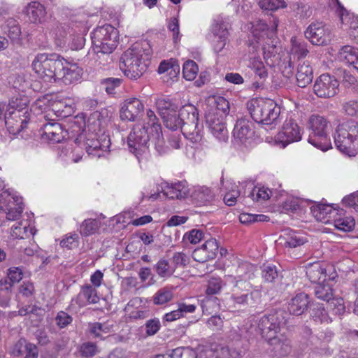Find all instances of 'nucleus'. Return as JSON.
<instances>
[{"mask_svg":"<svg viewBox=\"0 0 358 358\" xmlns=\"http://www.w3.org/2000/svg\"><path fill=\"white\" fill-rule=\"evenodd\" d=\"M101 226V222L96 219H86L80 227V234L83 236H89L96 234Z\"/></svg>","mask_w":358,"mask_h":358,"instance_id":"41","label":"nucleus"},{"mask_svg":"<svg viewBox=\"0 0 358 358\" xmlns=\"http://www.w3.org/2000/svg\"><path fill=\"white\" fill-rule=\"evenodd\" d=\"M173 358H197V353L189 348H176L173 350Z\"/></svg>","mask_w":358,"mask_h":358,"instance_id":"55","label":"nucleus"},{"mask_svg":"<svg viewBox=\"0 0 358 358\" xmlns=\"http://www.w3.org/2000/svg\"><path fill=\"white\" fill-rule=\"evenodd\" d=\"M156 106L161 117L167 115V113H175L178 108L169 99L164 98L157 99Z\"/></svg>","mask_w":358,"mask_h":358,"instance_id":"44","label":"nucleus"},{"mask_svg":"<svg viewBox=\"0 0 358 358\" xmlns=\"http://www.w3.org/2000/svg\"><path fill=\"white\" fill-rule=\"evenodd\" d=\"M80 131H82L79 133L78 136L75 138L74 142L79 145L85 139L84 145L89 155L100 157L104 152L108 150L110 142V139L108 136H103V138L99 140L97 138L96 133L92 132L85 136L83 133V129L82 127H80L77 131L79 132Z\"/></svg>","mask_w":358,"mask_h":358,"instance_id":"10","label":"nucleus"},{"mask_svg":"<svg viewBox=\"0 0 358 358\" xmlns=\"http://www.w3.org/2000/svg\"><path fill=\"white\" fill-rule=\"evenodd\" d=\"M163 192L169 199H182L186 198L189 194V188L186 181H180L171 185H167Z\"/></svg>","mask_w":358,"mask_h":358,"instance_id":"30","label":"nucleus"},{"mask_svg":"<svg viewBox=\"0 0 358 358\" xmlns=\"http://www.w3.org/2000/svg\"><path fill=\"white\" fill-rule=\"evenodd\" d=\"M338 59L345 64L352 66L358 72V49L351 45H344L338 51Z\"/></svg>","mask_w":358,"mask_h":358,"instance_id":"28","label":"nucleus"},{"mask_svg":"<svg viewBox=\"0 0 358 358\" xmlns=\"http://www.w3.org/2000/svg\"><path fill=\"white\" fill-rule=\"evenodd\" d=\"M329 306L335 312V314L341 315L344 313L345 308L343 303V300L341 298H335L332 296V299L329 302H327Z\"/></svg>","mask_w":358,"mask_h":358,"instance_id":"63","label":"nucleus"},{"mask_svg":"<svg viewBox=\"0 0 358 358\" xmlns=\"http://www.w3.org/2000/svg\"><path fill=\"white\" fill-rule=\"evenodd\" d=\"M223 285L224 284L221 278H212L208 281V287L206 291V294L208 295H213L219 293L221 291Z\"/></svg>","mask_w":358,"mask_h":358,"instance_id":"58","label":"nucleus"},{"mask_svg":"<svg viewBox=\"0 0 358 358\" xmlns=\"http://www.w3.org/2000/svg\"><path fill=\"white\" fill-rule=\"evenodd\" d=\"M305 37L315 45H326L331 40L329 29L322 22H313L306 29Z\"/></svg>","mask_w":358,"mask_h":358,"instance_id":"14","label":"nucleus"},{"mask_svg":"<svg viewBox=\"0 0 358 358\" xmlns=\"http://www.w3.org/2000/svg\"><path fill=\"white\" fill-rule=\"evenodd\" d=\"M55 321L57 325L59 328L62 329L65 328L69 324H70L73 321V318L70 315H69L66 312L59 311L55 317Z\"/></svg>","mask_w":358,"mask_h":358,"instance_id":"62","label":"nucleus"},{"mask_svg":"<svg viewBox=\"0 0 358 358\" xmlns=\"http://www.w3.org/2000/svg\"><path fill=\"white\" fill-rule=\"evenodd\" d=\"M64 131L59 123L45 124L43 127V135L52 143H59L64 138Z\"/></svg>","mask_w":358,"mask_h":358,"instance_id":"35","label":"nucleus"},{"mask_svg":"<svg viewBox=\"0 0 358 358\" xmlns=\"http://www.w3.org/2000/svg\"><path fill=\"white\" fill-rule=\"evenodd\" d=\"M334 143L342 152L354 155L358 150V122L348 120L339 124L334 134Z\"/></svg>","mask_w":358,"mask_h":358,"instance_id":"5","label":"nucleus"},{"mask_svg":"<svg viewBox=\"0 0 358 358\" xmlns=\"http://www.w3.org/2000/svg\"><path fill=\"white\" fill-rule=\"evenodd\" d=\"M197 108L192 104L182 106L178 115L174 113L163 115L164 123L173 131L180 129L182 134L194 143L202 139L203 125L199 123Z\"/></svg>","mask_w":358,"mask_h":358,"instance_id":"1","label":"nucleus"},{"mask_svg":"<svg viewBox=\"0 0 358 358\" xmlns=\"http://www.w3.org/2000/svg\"><path fill=\"white\" fill-rule=\"evenodd\" d=\"M336 1V13L339 17L343 25L345 26L349 31L358 29V16L347 10L338 0Z\"/></svg>","mask_w":358,"mask_h":358,"instance_id":"29","label":"nucleus"},{"mask_svg":"<svg viewBox=\"0 0 358 358\" xmlns=\"http://www.w3.org/2000/svg\"><path fill=\"white\" fill-rule=\"evenodd\" d=\"M271 191L264 187H255L251 192L250 196L253 201H258L260 199L266 200L270 197Z\"/></svg>","mask_w":358,"mask_h":358,"instance_id":"60","label":"nucleus"},{"mask_svg":"<svg viewBox=\"0 0 358 358\" xmlns=\"http://www.w3.org/2000/svg\"><path fill=\"white\" fill-rule=\"evenodd\" d=\"M189 195L199 205H204L212 201L215 196L211 189L206 186L194 187L193 191Z\"/></svg>","mask_w":358,"mask_h":358,"instance_id":"34","label":"nucleus"},{"mask_svg":"<svg viewBox=\"0 0 358 358\" xmlns=\"http://www.w3.org/2000/svg\"><path fill=\"white\" fill-rule=\"evenodd\" d=\"M13 110L5 113L4 122L10 134H20L27 125L29 120L28 109L26 107L18 108L14 102L10 103Z\"/></svg>","mask_w":358,"mask_h":358,"instance_id":"11","label":"nucleus"},{"mask_svg":"<svg viewBox=\"0 0 358 358\" xmlns=\"http://www.w3.org/2000/svg\"><path fill=\"white\" fill-rule=\"evenodd\" d=\"M92 51L99 55H109L117 45L118 31L112 25L106 24L98 27L91 33Z\"/></svg>","mask_w":358,"mask_h":358,"instance_id":"6","label":"nucleus"},{"mask_svg":"<svg viewBox=\"0 0 358 358\" xmlns=\"http://www.w3.org/2000/svg\"><path fill=\"white\" fill-rule=\"evenodd\" d=\"M154 268L158 275L162 278L169 277L174 271L169 266V262L165 259H160L155 265Z\"/></svg>","mask_w":358,"mask_h":358,"instance_id":"49","label":"nucleus"},{"mask_svg":"<svg viewBox=\"0 0 358 358\" xmlns=\"http://www.w3.org/2000/svg\"><path fill=\"white\" fill-rule=\"evenodd\" d=\"M311 211L317 220L322 222H328V220H325L327 216L334 213L331 206L323 203H320L313 206L311 208Z\"/></svg>","mask_w":358,"mask_h":358,"instance_id":"43","label":"nucleus"},{"mask_svg":"<svg viewBox=\"0 0 358 358\" xmlns=\"http://www.w3.org/2000/svg\"><path fill=\"white\" fill-rule=\"evenodd\" d=\"M338 86L339 83L334 77L322 74L313 85V92L320 98L329 99L338 93Z\"/></svg>","mask_w":358,"mask_h":358,"instance_id":"15","label":"nucleus"},{"mask_svg":"<svg viewBox=\"0 0 358 358\" xmlns=\"http://www.w3.org/2000/svg\"><path fill=\"white\" fill-rule=\"evenodd\" d=\"M265 341L269 345L271 351L276 357H285L292 351L291 341L284 334H279Z\"/></svg>","mask_w":358,"mask_h":358,"instance_id":"19","label":"nucleus"},{"mask_svg":"<svg viewBox=\"0 0 358 358\" xmlns=\"http://www.w3.org/2000/svg\"><path fill=\"white\" fill-rule=\"evenodd\" d=\"M309 50L307 48V43L296 37L291 39L290 59H296V63L299 59H304L308 54Z\"/></svg>","mask_w":358,"mask_h":358,"instance_id":"33","label":"nucleus"},{"mask_svg":"<svg viewBox=\"0 0 358 358\" xmlns=\"http://www.w3.org/2000/svg\"><path fill=\"white\" fill-rule=\"evenodd\" d=\"M247 108L252 120L264 125H276L279 122L281 108L270 99H252L247 102Z\"/></svg>","mask_w":358,"mask_h":358,"instance_id":"3","label":"nucleus"},{"mask_svg":"<svg viewBox=\"0 0 358 358\" xmlns=\"http://www.w3.org/2000/svg\"><path fill=\"white\" fill-rule=\"evenodd\" d=\"M309 302L307 294L301 292L296 294L288 303V314L296 316L302 315L307 310Z\"/></svg>","mask_w":358,"mask_h":358,"instance_id":"27","label":"nucleus"},{"mask_svg":"<svg viewBox=\"0 0 358 358\" xmlns=\"http://www.w3.org/2000/svg\"><path fill=\"white\" fill-rule=\"evenodd\" d=\"M206 123L213 135L221 141L228 139V131L224 121L222 115L217 117L215 114H208L206 117Z\"/></svg>","mask_w":358,"mask_h":358,"instance_id":"20","label":"nucleus"},{"mask_svg":"<svg viewBox=\"0 0 358 358\" xmlns=\"http://www.w3.org/2000/svg\"><path fill=\"white\" fill-rule=\"evenodd\" d=\"M355 225V222L352 217H340L334 220L335 227L343 231H352Z\"/></svg>","mask_w":358,"mask_h":358,"instance_id":"45","label":"nucleus"},{"mask_svg":"<svg viewBox=\"0 0 358 358\" xmlns=\"http://www.w3.org/2000/svg\"><path fill=\"white\" fill-rule=\"evenodd\" d=\"M216 112L214 113L219 117L220 115H226L229 111V103L223 96H217L215 99Z\"/></svg>","mask_w":358,"mask_h":358,"instance_id":"53","label":"nucleus"},{"mask_svg":"<svg viewBox=\"0 0 358 358\" xmlns=\"http://www.w3.org/2000/svg\"><path fill=\"white\" fill-rule=\"evenodd\" d=\"M306 275L309 280L315 285L320 280L324 282L327 276L325 268L317 262L309 264L306 267Z\"/></svg>","mask_w":358,"mask_h":358,"instance_id":"38","label":"nucleus"},{"mask_svg":"<svg viewBox=\"0 0 358 358\" xmlns=\"http://www.w3.org/2000/svg\"><path fill=\"white\" fill-rule=\"evenodd\" d=\"M260 301V293L253 290L249 282H236L233 285L230 297L227 300L229 307L233 309L253 307Z\"/></svg>","mask_w":358,"mask_h":358,"instance_id":"7","label":"nucleus"},{"mask_svg":"<svg viewBox=\"0 0 358 358\" xmlns=\"http://www.w3.org/2000/svg\"><path fill=\"white\" fill-rule=\"evenodd\" d=\"M85 43V38L82 34H71L69 38V46L73 50H78L82 49Z\"/></svg>","mask_w":358,"mask_h":358,"instance_id":"57","label":"nucleus"},{"mask_svg":"<svg viewBox=\"0 0 358 358\" xmlns=\"http://www.w3.org/2000/svg\"><path fill=\"white\" fill-rule=\"evenodd\" d=\"M296 78L300 87H305L312 82L313 71L308 60L299 59L297 62Z\"/></svg>","mask_w":358,"mask_h":358,"instance_id":"22","label":"nucleus"},{"mask_svg":"<svg viewBox=\"0 0 358 358\" xmlns=\"http://www.w3.org/2000/svg\"><path fill=\"white\" fill-rule=\"evenodd\" d=\"M199 71L198 65L193 60H188L183 64L182 73L187 80H193Z\"/></svg>","mask_w":358,"mask_h":358,"instance_id":"46","label":"nucleus"},{"mask_svg":"<svg viewBox=\"0 0 358 358\" xmlns=\"http://www.w3.org/2000/svg\"><path fill=\"white\" fill-rule=\"evenodd\" d=\"M173 297V289L165 287L159 289L153 296L152 301L155 305H164L172 300Z\"/></svg>","mask_w":358,"mask_h":358,"instance_id":"42","label":"nucleus"},{"mask_svg":"<svg viewBox=\"0 0 358 358\" xmlns=\"http://www.w3.org/2000/svg\"><path fill=\"white\" fill-rule=\"evenodd\" d=\"M211 31L213 50L215 52L219 53L224 48L228 40L227 25L222 20H215L211 27Z\"/></svg>","mask_w":358,"mask_h":358,"instance_id":"17","label":"nucleus"},{"mask_svg":"<svg viewBox=\"0 0 358 358\" xmlns=\"http://www.w3.org/2000/svg\"><path fill=\"white\" fill-rule=\"evenodd\" d=\"M310 315L312 318L316 322L327 323L331 322V320L329 317L327 310L321 304L316 305L311 310Z\"/></svg>","mask_w":358,"mask_h":358,"instance_id":"47","label":"nucleus"},{"mask_svg":"<svg viewBox=\"0 0 358 358\" xmlns=\"http://www.w3.org/2000/svg\"><path fill=\"white\" fill-rule=\"evenodd\" d=\"M144 111L143 103L137 98H129L124 101L120 109V117L124 120L135 121L140 118Z\"/></svg>","mask_w":358,"mask_h":358,"instance_id":"18","label":"nucleus"},{"mask_svg":"<svg viewBox=\"0 0 358 358\" xmlns=\"http://www.w3.org/2000/svg\"><path fill=\"white\" fill-rule=\"evenodd\" d=\"M255 266L248 262H241L236 271V275H225V281L231 283L236 284V282L245 281L248 282L253 275Z\"/></svg>","mask_w":358,"mask_h":358,"instance_id":"26","label":"nucleus"},{"mask_svg":"<svg viewBox=\"0 0 358 358\" xmlns=\"http://www.w3.org/2000/svg\"><path fill=\"white\" fill-rule=\"evenodd\" d=\"M342 108L347 115L358 118V100H350L345 102Z\"/></svg>","mask_w":358,"mask_h":358,"instance_id":"56","label":"nucleus"},{"mask_svg":"<svg viewBox=\"0 0 358 358\" xmlns=\"http://www.w3.org/2000/svg\"><path fill=\"white\" fill-rule=\"evenodd\" d=\"M150 140V130L149 127L142 124L135 125L127 138L130 152L138 156L148 148V144Z\"/></svg>","mask_w":358,"mask_h":358,"instance_id":"12","label":"nucleus"},{"mask_svg":"<svg viewBox=\"0 0 358 358\" xmlns=\"http://www.w3.org/2000/svg\"><path fill=\"white\" fill-rule=\"evenodd\" d=\"M99 301V297L97 295V291L95 287L90 285L83 286L78 295L77 303L79 306H85L86 304H95Z\"/></svg>","mask_w":358,"mask_h":358,"instance_id":"32","label":"nucleus"},{"mask_svg":"<svg viewBox=\"0 0 358 358\" xmlns=\"http://www.w3.org/2000/svg\"><path fill=\"white\" fill-rule=\"evenodd\" d=\"M328 125L329 121L319 115H311L308 121V142L322 151H327L331 148Z\"/></svg>","mask_w":358,"mask_h":358,"instance_id":"8","label":"nucleus"},{"mask_svg":"<svg viewBox=\"0 0 358 358\" xmlns=\"http://www.w3.org/2000/svg\"><path fill=\"white\" fill-rule=\"evenodd\" d=\"M259 5L262 9L274 11L287 6L285 0H259Z\"/></svg>","mask_w":358,"mask_h":358,"instance_id":"48","label":"nucleus"},{"mask_svg":"<svg viewBox=\"0 0 358 358\" xmlns=\"http://www.w3.org/2000/svg\"><path fill=\"white\" fill-rule=\"evenodd\" d=\"M301 139V129L298 124L293 119L285 120L282 130L277 136V141L280 142L285 148L287 145L299 141Z\"/></svg>","mask_w":358,"mask_h":358,"instance_id":"16","label":"nucleus"},{"mask_svg":"<svg viewBox=\"0 0 358 358\" xmlns=\"http://www.w3.org/2000/svg\"><path fill=\"white\" fill-rule=\"evenodd\" d=\"M288 318L289 314L285 310H273L259 320L258 330L265 340L275 336L281 334V329L285 326Z\"/></svg>","mask_w":358,"mask_h":358,"instance_id":"9","label":"nucleus"},{"mask_svg":"<svg viewBox=\"0 0 358 358\" xmlns=\"http://www.w3.org/2000/svg\"><path fill=\"white\" fill-rule=\"evenodd\" d=\"M252 124L245 117H241L236 120L233 136L236 141L243 143L252 137L254 131L252 128Z\"/></svg>","mask_w":358,"mask_h":358,"instance_id":"23","label":"nucleus"},{"mask_svg":"<svg viewBox=\"0 0 358 358\" xmlns=\"http://www.w3.org/2000/svg\"><path fill=\"white\" fill-rule=\"evenodd\" d=\"M90 331L94 338L103 339L105 338L103 334L109 333L110 327L105 324L94 322L90 324Z\"/></svg>","mask_w":358,"mask_h":358,"instance_id":"50","label":"nucleus"},{"mask_svg":"<svg viewBox=\"0 0 358 358\" xmlns=\"http://www.w3.org/2000/svg\"><path fill=\"white\" fill-rule=\"evenodd\" d=\"M64 63L65 59L57 54L41 53L36 56L32 62V67L45 82L57 83Z\"/></svg>","mask_w":358,"mask_h":358,"instance_id":"4","label":"nucleus"},{"mask_svg":"<svg viewBox=\"0 0 358 358\" xmlns=\"http://www.w3.org/2000/svg\"><path fill=\"white\" fill-rule=\"evenodd\" d=\"M0 205L1 208L6 207V219L11 221L17 220L24 208L22 198L15 195L9 189L4 190L0 194Z\"/></svg>","mask_w":358,"mask_h":358,"instance_id":"13","label":"nucleus"},{"mask_svg":"<svg viewBox=\"0 0 358 358\" xmlns=\"http://www.w3.org/2000/svg\"><path fill=\"white\" fill-rule=\"evenodd\" d=\"M151 50L147 43H135L121 56L120 69L131 80H137L147 70Z\"/></svg>","mask_w":358,"mask_h":358,"instance_id":"2","label":"nucleus"},{"mask_svg":"<svg viewBox=\"0 0 358 358\" xmlns=\"http://www.w3.org/2000/svg\"><path fill=\"white\" fill-rule=\"evenodd\" d=\"M82 69L76 64H69L65 60L64 69L59 74L57 82L64 85H71L79 80L81 78Z\"/></svg>","mask_w":358,"mask_h":358,"instance_id":"25","label":"nucleus"},{"mask_svg":"<svg viewBox=\"0 0 358 358\" xmlns=\"http://www.w3.org/2000/svg\"><path fill=\"white\" fill-rule=\"evenodd\" d=\"M262 276L266 282H273L278 276L276 266L272 264H264L262 267Z\"/></svg>","mask_w":358,"mask_h":358,"instance_id":"51","label":"nucleus"},{"mask_svg":"<svg viewBox=\"0 0 358 358\" xmlns=\"http://www.w3.org/2000/svg\"><path fill=\"white\" fill-rule=\"evenodd\" d=\"M122 80L117 78H108L101 80V87L108 94L114 93L115 88L118 87Z\"/></svg>","mask_w":358,"mask_h":358,"instance_id":"52","label":"nucleus"},{"mask_svg":"<svg viewBox=\"0 0 358 358\" xmlns=\"http://www.w3.org/2000/svg\"><path fill=\"white\" fill-rule=\"evenodd\" d=\"M201 246L212 259L215 258L219 250V245L215 238H209L206 240Z\"/></svg>","mask_w":358,"mask_h":358,"instance_id":"54","label":"nucleus"},{"mask_svg":"<svg viewBox=\"0 0 358 358\" xmlns=\"http://www.w3.org/2000/svg\"><path fill=\"white\" fill-rule=\"evenodd\" d=\"M30 343L24 338L19 339L13 345L11 354L16 357L22 355Z\"/></svg>","mask_w":358,"mask_h":358,"instance_id":"61","label":"nucleus"},{"mask_svg":"<svg viewBox=\"0 0 358 358\" xmlns=\"http://www.w3.org/2000/svg\"><path fill=\"white\" fill-rule=\"evenodd\" d=\"M307 242L306 238L301 233L289 229H284L277 243L286 248H295Z\"/></svg>","mask_w":358,"mask_h":358,"instance_id":"21","label":"nucleus"},{"mask_svg":"<svg viewBox=\"0 0 358 358\" xmlns=\"http://www.w3.org/2000/svg\"><path fill=\"white\" fill-rule=\"evenodd\" d=\"M200 358H240V353L228 346H218L213 350L206 352L205 357Z\"/></svg>","mask_w":358,"mask_h":358,"instance_id":"37","label":"nucleus"},{"mask_svg":"<svg viewBox=\"0 0 358 358\" xmlns=\"http://www.w3.org/2000/svg\"><path fill=\"white\" fill-rule=\"evenodd\" d=\"M80 352L82 357H91L97 353V346L94 343L86 342L81 345Z\"/></svg>","mask_w":358,"mask_h":358,"instance_id":"59","label":"nucleus"},{"mask_svg":"<svg viewBox=\"0 0 358 358\" xmlns=\"http://www.w3.org/2000/svg\"><path fill=\"white\" fill-rule=\"evenodd\" d=\"M24 13L32 23H41L46 15L45 7L38 1L30 2L25 7Z\"/></svg>","mask_w":358,"mask_h":358,"instance_id":"31","label":"nucleus"},{"mask_svg":"<svg viewBox=\"0 0 358 358\" xmlns=\"http://www.w3.org/2000/svg\"><path fill=\"white\" fill-rule=\"evenodd\" d=\"M161 327L159 319L155 318L149 320L145 324V332L148 336H153L156 334Z\"/></svg>","mask_w":358,"mask_h":358,"instance_id":"64","label":"nucleus"},{"mask_svg":"<svg viewBox=\"0 0 358 358\" xmlns=\"http://www.w3.org/2000/svg\"><path fill=\"white\" fill-rule=\"evenodd\" d=\"M155 130L150 131V141L154 144L155 149L159 154L164 153L166 152V147L161 126L157 125L155 126Z\"/></svg>","mask_w":358,"mask_h":358,"instance_id":"40","label":"nucleus"},{"mask_svg":"<svg viewBox=\"0 0 358 358\" xmlns=\"http://www.w3.org/2000/svg\"><path fill=\"white\" fill-rule=\"evenodd\" d=\"M313 292L315 297L318 299L329 302L333 296V289L331 287L324 282H318L313 287Z\"/></svg>","mask_w":358,"mask_h":358,"instance_id":"39","label":"nucleus"},{"mask_svg":"<svg viewBox=\"0 0 358 358\" xmlns=\"http://www.w3.org/2000/svg\"><path fill=\"white\" fill-rule=\"evenodd\" d=\"M10 234L15 238H27L34 234V228L30 227V221L22 220L11 227Z\"/></svg>","mask_w":358,"mask_h":358,"instance_id":"36","label":"nucleus"},{"mask_svg":"<svg viewBox=\"0 0 358 358\" xmlns=\"http://www.w3.org/2000/svg\"><path fill=\"white\" fill-rule=\"evenodd\" d=\"M276 26L272 29H263L259 37L258 38L259 43L264 41V37L266 36L267 41L262 44V50L264 52V59L270 58L272 55L275 54V43H276Z\"/></svg>","mask_w":358,"mask_h":358,"instance_id":"24","label":"nucleus"}]
</instances>
